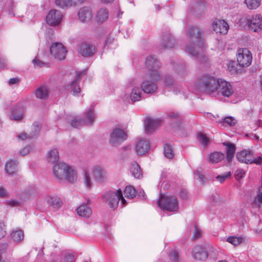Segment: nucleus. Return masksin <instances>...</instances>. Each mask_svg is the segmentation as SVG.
I'll use <instances>...</instances> for the list:
<instances>
[{"instance_id":"obj_13","label":"nucleus","mask_w":262,"mask_h":262,"mask_svg":"<svg viewBox=\"0 0 262 262\" xmlns=\"http://www.w3.org/2000/svg\"><path fill=\"white\" fill-rule=\"evenodd\" d=\"M246 23L254 32H258L262 29V17L260 15L256 14L247 18Z\"/></svg>"},{"instance_id":"obj_62","label":"nucleus","mask_w":262,"mask_h":262,"mask_svg":"<svg viewBox=\"0 0 262 262\" xmlns=\"http://www.w3.org/2000/svg\"><path fill=\"white\" fill-rule=\"evenodd\" d=\"M71 1L72 6L75 7L83 3L85 0H71Z\"/></svg>"},{"instance_id":"obj_32","label":"nucleus","mask_w":262,"mask_h":262,"mask_svg":"<svg viewBox=\"0 0 262 262\" xmlns=\"http://www.w3.org/2000/svg\"><path fill=\"white\" fill-rule=\"evenodd\" d=\"M24 234L21 230H13L10 234L11 239L15 242H20L24 239Z\"/></svg>"},{"instance_id":"obj_29","label":"nucleus","mask_w":262,"mask_h":262,"mask_svg":"<svg viewBox=\"0 0 262 262\" xmlns=\"http://www.w3.org/2000/svg\"><path fill=\"white\" fill-rule=\"evenodd\" d=\"M47 159L49 163L54 164L58 162L59 159L58 151L54 148L49 151L47 155Z\"/></svg>"},{"instance_id":"obj_60","label":"nucleus","mask_w":262,"mask_h":262,"mask_svg":"<svg viewBox=\"0 0 262 262\" xmlns=\"http://www.w3.org/2000/svg\"><path fill=\"white\" fill-rule=\"evenodd\" d=\"M8 245L7 243L0 244V255L4 253L8 249Z\"/></svg>"},{"instance_id":"obj_48","label":"nucleus","mask_w":262,"mask_h":262,"mask_svg":"<svg viewBox=\"0 0 262 262\" xmlns=\"http://www.w3.org/2000/svg\"><path fill=\"white\" fill-rule=\"evenodd\" d=\"M223 123H226L230 126H233L235 124L236 121L235 119L232 117H227L224 119Z\"/></svg>"},{"instance_id":"obj_14","label":"nucleus","mask_w":262,"mask_h":262,"mask_svg":"<svg viewBox=\"0 0 262 262\" xmlns=\"http://www.w3.org/2000/svg\"><path fill=\"white\" fill-rule=\"evenodd\" d=\"M62 18V14L60 11L53 9L51 10L46 17L47 22L52 26L59 25Z\"/></svg>"},{"instance_id":"obj_43","label":"nucleus","mask_w":262,"mask_h":262,"mask_svg":"<svg viewBox=\"0 0 262 262\" xmlns=\"http://www.w3.org/2000/svg\"><path fill=\"white\" fill-rule=\"evenodd\" d=\"M83 182L86 187L91 188L92 180L89 172L86 171H85L83 173Z\"/></svg>"},{"instance_id":"obj_4","label":"nucleus","mask_w":262,"mask_h":262,"mask_svg":"<svg viewBox=\"0 0 262 262\" xmlns=\"http://www.w3.org/2000/svg\"><path fill=\"white\" fill-rule=\"evenodd\" d=\"M102 200L103 202L113 210H115L118 207L120 200L122 205L126 204V201L122 195L121 189L106 191L102 194Z\"/></svg>"},{"instance_id":"obj_54","label":"nucleus","mask_w":262,"mask_h":262,"mask_svg":"<svg viewBox=\"0 0 262 262\" xmlns=\"http://www.w3.org/2000/svg\"><path fill=\"white\" fill-rule=\"evenodd\" d=\"M245 176V171L242 169H237L235 173V177L236 180L243 178Z\"/></svg>"},{"instance_id":"obj_9","label":"nucleus","mask_w":262,"mask_h":262,"mask_svg":"<svg viewBox=\"0 0 262 262\" xmlns=\"http://www.w3.org/2000/svg\"><path fill=\"white\" fill-rule=\"evenodd\" d=\"M51 54L56 59L61 60L66 58L67 50L66 47L60 42H54L50 47Z\"/></svg>"},{"instance_id":"obj_57","label":"nucleus","mask_w":262,"mask_h":262,"mask_svg":"<svg viewBox=\"0 0 262 262\" xmlns=\"http://www.w3.org/2000/svg\"><path fill=\"white\" fill-rule=\"evenodd\" d=\"M32 135H28L25 133H21V134H19L17 135V138L19 140H24L26 139H31L33 138Z\"/></svg>"},{"instance_id":"obj_40","label":"nucleus","mask_w":262,"mask_h":262,"mask_svg":"<svg viewBox=\"0 0 262 262\" xmlns=\"http://www.w3.org/2000/svg\"><path fill=\"white\" fill-rule=\"evenodd\" d=\"M170 262H181V259L179 256V252L175 250H171L168 254Z\"/></svg>"},{"instance_id":"obj_52","label":"nucleus","mask_w":262,"mask_h":262,"mask_svg":"<svg viewBox=\"0 0 262 262\" xmlns=\"http://www.w3.org/2000/svg\"><path fill=\"white\" fill-rule=\"evenodd\" d=\"M231 176V172H228L226 173H224L222 175H219L216 177V179L220 181L221 183H223L225 181V180L228 178H230Z\"/></svg>"},{"instance_id":"obj_34","label":"nucleus","mask_w":262,"mask_h":262,"mask_svg":"<svg viewBox=\"0 0 262 262\" xmlns=\"http://www.w3.org/2000/svg\"><path fill=\"white\" fill-rule=\"evenodd\" d=\"M130 171L132 175L137 179L140 178L142 176L140 167L136 162H134L132 164Z\"/></svg>"},{"instance_id":"obj_15","label":"nucleus","mask_w":262,"mask_h":262,"mask_svg":"<svg viewBox=\"0 0 262 262\" xmlns=\"http://www.w3.org/2000/svg\"><path fill=\"white\" fill-rule=\"evenodd\" d=\"M93 176L94 179L100 183L104 182L107 180V172L104 167L95 165L93 167Z\"/></svg>"},{"instance_id":"obj_58","label":"nucleus","mask_w":262,"mask_h":262,"mask_svg":"<svg viewBox=\"0 0 262 262\" xmlns=\"http://www.w3.org/2000/svg\"><path fill=\"white\" fill-rule=\"evenodd\" d=\"M164 82L166 86H171L173 83L172 78L170 76L166 75L164 77Z\"/></svg>"},{"instance_id":"obj_55","label":"nucleus","mask_w":262,"mask_h":262,"mask_svg":"<svg viewBox=\"0 0 262 262\" xmlns=\"http://www.w3.org/2000/svg\"><path fill=\"white\" fill-rule=\"evenodd\" d=\"M256 164V165L262 164V157L258 156L257 158H255L254 155H253L252 160L251 161V164Z\"/></svg>"},{"instance_id":"obj_20","label":"nucleus","mask_w":262,"mask_h":262,"mask_svg":"<svg viewBox=\"0 0 262 262\" xmlns=\"http://www.w3.org/2000/svg\"><path fill=\"white\" fill-rule=\"evenodd\" d=\"M161 120L159 119L147 118L145 120V130L147 134L151 133L161 124Z\"/></svg>"},{"instance_id":"obj_37","label":"nucleus","mask_w":262,"mask_h":262,"mask_svg":"<svg viewBox=\"0 0 262 262\" xmlns=\"http://www.w3.org/2000/svg\"><path fill=\"white\" fill-rule=\"evenodd\" d=\"M71 0H55V5L62 9H67L72 6Z\"/></svg>"},{"instance_id":"obj_25","label":"nucleus","mask_w":262,"mask_h":262,"mask_svg":"<svg viewBox=\"0 0 262 262\" xmlns=\"http://www.w3.org/2000/svg\"><path fill=\"white\" fill-rule=\"evenodd\" d=\"M223 144L227 149V160L228 162H231L236 150L235 146L234 144L229 142H224Z\"/></svg>"},{"instance_id":"obj_22","label":"nucleus","mask_w":262,"mask_h":262,"mask_svg":"<svg viewBox=\"0 0 262 262\" xmlns=\"http://www.w3.org/2000/svg\"><path fill=\"white\" fill-rule=\"evenodd\" d=\"M94 52V47L92 45L85 42H82L78 49V52L83 56L85 57L92 55Z\"/></svg>"},{"instance_id":"obj_26","label":"nucleus","mask_w":262,"mask_h":262,"mask_svg":"<svg viewBox=\"0 0 262 262\" xmlns=\"http://www.w3.org/2000/svg\"><path fill=\"white\" fill-rule=\"evenodd\" d=\"M77 212L79 216L83 217H89L92 213L91 208L85 204L80 206L77 209Z\"/></svg>"},{"instance_id":"obj_63","label":"nucleus","mask_w":262,"mask_h":262,"mask_svg":"<svg viewBox=\"0 0 262 262\" xmlns=\"http://www.w3.org/2000/svg\"><path fill=\"white\" fill-rule=\"evenodd\" d=\"M169 117L171 118L176 119L177 120L179 119L180 117L178 113L174 112H171L168 115Z\"/></svg>"},{"instance_id":"obj_31","label":"nucleus","mask_w":262,"mask_h":262,"mask_svg":"<svg viewBox=\"0 0 262 262\" xmlns=\"http://www.w3.org/2000/svg\"><path fill=\"white\" fill-rule=\"evenodd\" d=\"M95 118V116L94 113V108L93 107H91L86 112L84 115V119L83 120L84 124L90 125L94 122Z\"/></svg>"},{"instance_id":"obj_61","label":"nucleus","mask_w":262,"mask_h":262,"mask_svg":"<svg viewBox=\"0 0 262 262\" xmlns=\"http://www.w3.org/2000/svg\"><path fill=\"white\" fill-rule=\"evenodd\" d=\"M211 201L212 202L218 203L222 201L221 198L218 195H212L210 198Z\"/></svg>"},{"instance_id":"obj_39","label":"nucleus","mask_w":262,"mask_h":262,"mask_svg":"<svg viewBox=\"0 0 262 262\" xmlns=\"http://www.w3.org/2000/svg\"><path fill=\"white\" fill-rule=\"evenodd\" d=\"M245 3L249 9H255L260 5V0H245Z\"/></svg>"},{"instance_id":"obj_24","label":"nucleus","mask_w":262,"mask_h":262,"mask_svg":"<svg viewBox=\"0 0 262 262\" xmlns=\"http://www.w3.org/2000/svg\"><path fill=\"white\" fill-rule=\"evenodd\" d=\"M18 162L16 160H10L5 164V171L10 174L13 175L18 171Z\"/></svg>"},{"instance_id":"obj_36","label":"nucleus","mask_w":262,"mask_h":262,"mask_svg":"<svg viewBox=\"0 0 262 262\" xmlns=\"http://www.w3.org/2000/svg\"><path fill=\"white\" fill-rule=\"evenodd\" d=\"M66 89L71 91L73 95H77L80 92V88L76 80L72 82L70 84H68L66 86Z\"/></svg>"},{"instance_id":"obj_56","label":"nucleus","mask_w":262,"mask_h":262,"mask_svg":"<svg viewBox=\"0 0 262 262\" xmlns=\"http://www.w3.org/2000/svg\"><path fill=\"white\" fill-rule=\"evenodd\" d=\"M32 149L31 146L26 147L19 151L18 154L21 156H26L28 154Z\"/></svg>"},{"instance_id":"obj_45","label":"nucleus","mask_w":262,"mask_h":262,"mask_svg":"<svg viewBox=\"0 0 262 262\" xmlns=\"http://www.w3.org/2000/svg\"><path fill=\"white\" fill-rule=\"evenodd\" d=\"M70 123L71 126L74 128L78 127L84 124L82 119H77L76 118L72 119Z\"/></svg>"},{"instance_id":"obj_21","label":"nucleus","mask_w":262,"mask_h":262,"mask_svg":"<svg viewBox=\"0 0 262 262\" xmlns=\"http://www.w3.org/2000/svg\"><path fill=\"white\" fill-rule=\"evenodd\" d=\"M161 42L164 48L168 49L174 46L176 40L169 32H166L162 34Z\"/></svg>"},{"instance_id":"obj_41","label":"nucleus","mask_w":262,"mask_h":262,"mask_svg":"<svg viewBox=\"0 0 262 262\" xmlns=\"http://www.w3.org/2000/svg\"><path fill=\"white\" fill-rule=\"evenodd\" d=\"M125 197L127 198H133L136 195L135 189L131 186H126L124 190Z\"/></svg>"},{"instance_id":"obj_47","label":"nucleus","mask_w":262,"mask_h":262,"mask_svg":"<svg viewBox=\"0 0 262 262\" xmlns=\"http://www.w3.org/2000/svg\"><path fill=\"white\" fill-rule=\"evenodd\" d=\"M198 138L204 146H206L208 144L209 140L204 134L202 133L199 134Z\"/></svg>"},{"instance_id":"obj_1","label":"nucleus","mask_w":262,"mask_h":262,"mask_svg":"<svg viewBox=\"0 0 262 262\" xmlns=\"http://www.w3.org/2000/svg\"><path fill=\"white\" fill-rule=\"evenodd\" d=\"M188 43L185 47L186 52L191 56L196 57L204 64L208 62V58L204 55V44L202 39L200 29L196 27H191L187 31Z\"/></svg>"},{"instance_id":"obj_35","label":"nucleus","mask_w":262,"mask_h":262,"mask_svg":"<svg viewBox=\"0 0 262 262\" xmlns=\"http://www.w3.org/2000/svg\"><path fill=\"white\" fill-rule=\"evenodd\" d=\"M173 68L179 77H181L185 75L186 69L185 65L182 63L177 62L176 64L173 65Z\"/></svg>"},{"instance_id":"obj_16","label":"nucleus","mask_w":262,"mask_h":262,"mask_svg":"<svg viewBox=\"0 0 262 262\" xmlns=\"http://www.w3.org/2000/svg\"><path fill=\"white\" fill-rule=\"evenodd\" d=\"M253 153V151L250 149H244L237 152L236 157L241 163L251 164Z\"/></svg>"},{"instance_id":"obj_11","label":"nucleus","mask_w":262,"mask_h":262,"mask_svg":"<svg viewBox=\"0 0 262 262\" xmlns=\"http://www.w3.org/2000/svg\"><path fill=\"white\" fill-rule=\"evenodd\" d=\"M233 93L234 91L231 84L223 79H220L215 95L221 94L224 97H229Z\"/></svg>"},{"instance_id":"obj_8","label":"nucleus","mask_w":262,"mask_h":262,"mask_svg":"<svg viewBox=\"0 0 262 262\" xmlns=\"http://www.w3.org/2000/svg\"><path fill=\"white\" fill-rule=\"evenodd\" d=\"M127 138L126 134L121 129L116 128L110 134L109 142L113 146L121 144Z\"/></svg>"},{"instance_id":"obj_49","label":"nucleus","mask_w":262,"mask_h":262,"mask_svg":"<svg viewBox=\"0 0 262 262\" xmlns=\"http://www.w3.org/2000/svg\"><path fill=\"white\" fill-rule=\"evenodd\" d=\"M64 262H74L75 256L72 253H66L64 255L63 257Z\"/></svg>"},{"instance_id":"obj_42","label":"nucleus","mask_w":262,"mask_h":262,"mask_svg":"<svg viewBox=\"0 0 262 262\" xmlns=\"http://www.w3.org/2000/svg\"><path fill=\"white\" fill-rule=\"evenodd\" d=\"M164 154L165 156L169 159H172L173 158V150L170 145L168 144H166L165 145L164 147Z\"/></svg>"},{"instance_id":"obj_23","label":"nucleus","mask_w":262,"mask_h":262,"mask_svg":"<svg viewBox=\"0 0 262 262\" xmlns=\"http://www.w3.org/2000/svg\"><path fill=\"white\" fill-rule=\"evenodd\" d=\"M149 148V143L145 140L140 139L136 145V151L138 155H142L146 153Z\"/></svg>"},{"instance_id":"obj_17","label":"nucleus","mask_w":262,"mask_h":262,"mask_svg":"<svg viewBox=\"0 0 262 262\" xmlns=\"http://www.w3.org/2000/svg\"><path fill=\"white\" fill-rule=\"evenodd\" d=\"M206 8L205 3L201 0L192 3L189 7L190 11L198 17L205 12Z\"/></svg>"},{"instance_id":"obj_10","label":"nucleus","mask_w":262,"mask_h":262,"mask_svg":"<svg viewBox=\"0 0 262 262\" xmlns=\"http://www.w3.org/2000/svg\"><path fill=\"white\" fill-rule=\"evenodd\" d=\"M145 66L147 70V74H154L156 79L160 77L158 72L160 63L156 58L152 56L147 57L145 60Z\"/></svg>"},{"instance_id":"obj_5","label":"nucleus","mask_w":262,"mask_h":262,"mask_svg":"<svg viewBox=\"0 0 262 262\" xmlns=\"http://www.w3.org/2000/svg\"><path fill=\"white\" fill-rule=\"evenodd\" d=\"M158 204L160 208L169 211H176L179 209L178 202L175 196L161 195Z\"/></svg>"},{"instance_id":"obj_7","label":"nucleus","mask_w":262,"mask_h":262,"mask_svg":"<svg viewBox=\"0 0 262 262\" xmlns=\"http://www.w3.org/2000/svg\"><path fill=\"white\" fill-rule=\"evenodd\" d=\"M236 59L241 67H247L250 65L252 60L251 52L247 48L239 49L236 53Z\"/></svg>"},{"instance_id":"obj_53","label":"nucleus","mask_w":262,"mask_h":262,"mask_svg":"<svg viewBox=\"0 0 262 262\" xmlns=\"http://www.w3.org/2000/svg\"><path fill=\"white\" fill-rule=\"evenodd\" d=\"M201 234H202L201 230L199 228H198L197 227L195 226L194 227V231L193 232V235L192 238L194 239H198L201 237Z\"/></svg>"},{"instance_id":"obj_44","label":"nucleus","mask_w":262,"mask_h":262,"mask_svg":"<svg viewBox=\"0 0 262 262\" xmlns=\"http://www.w3.org/2000/svg\"><path fill=\"white\" fill-rule=\"evenodd\" d=\"M227 241L234 246H237L242 243V238L234 236L229 237L227 239Z\"/></svg>"},{"instance_id":"obj_28","label":"nucleus","mask_w":262,"mask_h":262,"mask_svg":"<svg viewBox=\"0 0 262 262\" xmlns=\"http://www.w3.org/2000/svg\"><path fill=\"white\" fill-rule=\"evenodd\" d=\"M49 90L46 86H41L37 88L35 92L36 97L40 99H46L49 96Z\"/></svg>"},{"instance_id":"obj_30","label":"nucleus","mask_w":262,"mask_h":262,"mask_svg":"<svg viewBox=\"0 0 262 262\" xmlns=\"http://www.w3.org/2000/svg\"><path fill=\"white\" fill-rule=\"evenodd\" d=\"M225 158L224 154L220 152H214L209 155L207 159L208 161L212 163H217L221 162Z\"/></svg>"},{"instance_id":"obj_33","label":"nucleus","mask_w":262,"mask_h":262,"mask_svg":"<svg viewBox=\"0 0 262 262\" xmlns=\"http://www.w3.org/2000/svg\"><path fill=\"white\" fill-rule=\"evenodd\" d=\"M47 202L49 205L54 208H59L61 206L62 202L60 199L57 196H51L48 198Z\"/></svg>"},{"instance_id":"obj_38","label":"nucleus","mask_w":262,"mask_h":262,"mask_svg":"<svg viewBox=\"0 0 262 262\" xmlns=\"http://www.w3.org/2000/svg\"><path fill=\"white\" fill-rule=\"evenodd\" d=\"M141 92L139 88H135L130 94V99L132 102L139 101L141 98Z\"/></svg>"},{"instance_id":"obj_51","label":"nucleus","mask_w":262,"mask_h":262,"mask_svg":"<svg viewBox=\"0 0 262 262\" xmlns=\"http://www.w3.org/2000/svg\"><path fill=\"white\" fill-rule=\"evenodd\" d=\"M32 62L34 64V66L37 68H41V67H45L46 66V63L38 59L36 57H35L33 60Z\"/></svg>"},{"instance_id":"obj_46","label":"nucleus","mask_w":262,"mask_h":262,"mask_svg":"<svg viewBox=\"0 0 262 262\" xmlns=\"http://www.w3.org/2000/svg\"><path fill=\"white\" fill-rule=\"evenodd\" d=\"M6 224L5 223L0 221V239L4 237L6 234Z\"/></svg>"},{"instance_id":"obj_2","label":"nucleus","mask_w":262,"mask_h":262,"mask_svg":"<svg viewBox=\"0 0 262 262\" xmlns=\"http://www.w3.org/2000/svg\"><path fill=\"white\" fill-rule=\"evenodd\" d=\"M220 79L208 74L204 75L198 80L195 86L199 91L215 96Z\"/></svg>"},{"instance_id":"obj_59","label":"nucleus","mask_w":262,"mask_h":262,"mask_svg":"<svg viewBox=\"0 0 262 262\" xmlns=\"http://www.w3.org/2000/svg\"><path fill=\"white\" fill-rule=\"evenodd\" d=\"M23 117V115L21 112L18 114H16L15 112H14L11 117V119H13L15 120H19Z\"/></svg>"},{"instance_id":"obj_6","label":"nucleus","mask_w":262,"mask_h":262,"mask_svg":"<svg viewBox=\"0 0 262 262\" xmlns=\"http://www.w3.org/2000/svg\"><path fill=\"white\" fill-rule=\"evenodd\" d=\"M154 74H146V79L143 81L141 87L143 91L147 94H151L156 92L158 89L156 82L159 79L155 78Z\"/></svg>"},{"instance_id":"obj_12","label":"nucleus","mask_w":262,"mask_h":262,"mask_svg":"<svg viewBox=\"0 0 262 262\" xmlns=\"http://www.w3.org/2000/svg\"><path fill=\"white\" fill-rule=\"evenodd\" d=\"M192 255L197 260H205L208 256L207 248L206 245H198L192 249Z\"/></svg>"},{"instance_id":"obj_19","label":"nucleus","mask_w":262,"mask_h":262,"mask_svg":"<svg viewBox=\"0 0 262 262\" xmlns=\"http://www.w3.org/2000/svg\"><path fill=\"white\" fill-rule=\"evenodd\" d=\"M79 20L83 23L90 21L93 17V14L92 10L86 7L81 8L78 12Z\"/></svg>"},{"instance_id":"obj_3","label":"nucleus","mask_w":262,"mask_h":262,"mask_svg":"<svg viewBox=\"0 0 262 262\" xmlns=\"http://www.w3.org/2000/svg\"><path fill=\"white\" fill-rule=\"evenodd\" d=\"M53 172L56 179L58 180L65 179L70 183H74L77 179L76 171L65 163L55 164L53 166Z\"/></svg>"},{"instance_id":"obj_50","label":"nucleus","mask_w":262,"mask_h":262,"mask_svg":"<svg viewBox=\"0 0 262 262\" xmlns=\"http://www.w3.org/2000/svg\"><path fill=\"white\" fill-rule=\"evenodd\" d=\"M260 204H262V192L258 193L253 201L255 206L260 207Z\"/></svg>"},{"instance_id":"obj_27","label":"nucleus","mask_w":262,"mask_h":262,"mask_svg":"<svg viewBox=\"0 0 262 262\" xmlns=\"http://www.w3.org/2000/svg\"><path fill=\"white\" fill-rule=\"evenodd\" d=\"M108 17V11L105 8H101L97 11L96 14V20L99 23H103L106 20Z\"/></svg>"},{"instance_id":"obj_18","label":"nucleus","mask_w":262,"mask_h":262,"mask_svg":"<svg viewBox=\"0 0 262 262\" xmlns=\"http://www.w3.org/2000/svg\"><path fill=\"white\" fill-rule=\"evenodd\" d=\"M212 28L216 34H226L228 32L229 26L224 20L218 19L213 22Z\"/></svg>"},{"instance_id":"obj_64","label":"nucleus","mask_w":262,"mask_h":262,"mask_svg":"<svg viewBox=\"0 0 262 262\" xmlns=\"http://www.w3.org/2000/svg\"><path fill=\"white\" fill-rule=\"evenodd\" d=\"M19 82V79L18 78H10L9 80V84H16Z\"/></svg>"}]
</instances>
